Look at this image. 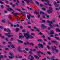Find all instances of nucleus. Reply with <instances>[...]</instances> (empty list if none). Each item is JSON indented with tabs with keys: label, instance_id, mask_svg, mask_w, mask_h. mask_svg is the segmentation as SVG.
<instances>
[{
	"label": "nucleus",
	"instance_id": "1",
	"mask_svg": "<svg viewBox=\"0 0 60 60\" xmlns=\"http://www.w3.org/2000/svg\"><path fill=\"white\" fill-rule=\"evenodd\" d=\"M23 34L24 35V36L26 38V40L28 39L29 38H30V36L31 38H34V37L30 35V34L26 33H24Z\"/></svg>",
	"mask_w": 60,
	"mask_h": 60
},
{
	"label": "nucleus",
	"instance_id": "2",
	"mask_svg": "<svg viewBox=\"0 0 60 60\" xmlns=\"http://www.w3.org/2000/svg\"><path fill=\"white\" fill-rule=\"evenodd\" d=\"M7 32H8V34L6 33L5 34V35H7L8 36V37H11V30L9 29H8V30H7Z\"/></svg>",
	"mask_w": 60,
	"mask_h": 60
},
{
	"label": "nucleus",
	"instance_id": "3",
	"mask_svg": "<svg viewBox=\"0 0 60 60\" xmlns=\"http://www.w3.org/2000/svg\"><path fill=\"white\" fill-rule=\"evenodd\" d=\"M51 48H52V51H54L55 50V51L56 52V53H58V50L56 49L57 47L54 46V47L52 46H51Z\"/></svg>",
	"mask_w": 60,
	"mask_h": 60
},
{
	"label": "nucleus",
	"instance_id": "4",
	"mask_svg": "<svg viewBox=\"0 0 60 60\" xmlns=\"http://www.w3.org/2000/svg\"><path fill=\"white\" fill-rule=\"evenodd\" d=\"M49 34H51L49 36L50 37H54V35H52V34H54V31L53 30H51Z\"/></svg>",
	"mask_w": 60,
	"mask_h": 60
},
{
	"label": "nucleus",
	"instance_id": "5",
	"mask_svg": "<svg viewBox=\"0 0 60 60\" xmlns=\"http://www.w3.org/2000/svg\"><path fill=\"white\" fill-rule=\"evenodd\" d=\"M30 17L34 18V16L33 15H31L30 14H29V15H27V18L28 19H30Z\"/></svg>",
	"mask_w": 60,
	"mask_h": 60
},
{
	"label": "nucleus",
	"instance_id": "6",
	"mask_svg": "<svg viewBox=\"0 0 60 60\" xmlns=\"http://www.w3.org/2000/svg\"><path fill=\"white\" fill-rule=\"evenodd\" d=\"M29 2H30L32 4H34V2H33V1L31 0H28L26 2L27 3V4L28 5H29V4H28V3H29Z\"/></svg>",
	"mask_w": 60,
	"mask_h": 60
},
{
	"label": "nucleus",
	"instance_id": "7",
	"mask_svg": "<svg viewBox=\"0 0 60 60\" xmlns=\"http://www.w3.org/2000/svg\"><path fill=\"white\" fill-rule=\"evenodd\" d=\"M34 13L35 14H38V18H39L40 17V15H39V12H38L36 11H35L34 12Z\"/></svg>",
	"mask_w": 60,
	"mask_h": 60
},
{
	"label": "nucleus",
	"instance_id": "8",
	"mask_svg": "<svg viewBox=\"0 0 60 60\" xmlns=\"http://www.w3.org/2000/svg\"><path fill=\"white\" fill-rule=\"evenodd\" d=\"M51 42H52L53 43H56V45H57H57H58V42L55 41L53 40Z\"/></svg>",
	"mask_w": 60,
	"mask_h": 60
},
{
	"label": "nucleus",
	"instance_id": "9",
	"mask_svg": "<svg viewBox=\"0 0 60 60\" xmlns=\"http://www.w3.org/2000/svg\"><path fill=\"white\" fill-rule=\"evenodd\" d=\"M40 47L42 49L43 48V45L42 44H38V47L39 48H40Z\"/></svg>",
	"mask_w": 60,
	"mask_h": 60
},
{
	"label": "nucleus",
	"instance_id": "10",
	"mask_svg": "<svg viewBox=\"0 0 60 60\" xmlns=\"http://www.w3.org/2000/svg\"><path fill=\"white\" fill-rule=\"evenodd\" d=\"M41 27L42 28H43V29H44V28H47V26H45V25L44 24H41Z\"/></svg>",
	"mask_w": 60,
	"mask_h": 60
},
{
	"label": "nucleus",
	"instance_id": "11",
	"mask_svg": "<svg viewBox=\"0 0 60 60\" xmlns=\"http://www.w3.org/2000/svg\"><path fill=\"white\" fill-rule=\"evenodd\" d=\"M18 50L19 51V52H22V51L20 49H21V48L20 46H18Z\"/></svg>",
	"mask_w": 60,
	"mask_h": 60
},
{
	"label": "nucleus",
	"instance_id": "12",
	"mask_svg": "<svg viewBox=\"0 0 60 60\" xmlns=\"http://www.w3.org/2000/svg\"><path fill=\"white\" fill-rule=\"evenodd\" d=\"M19 39H20L21 38V37H22V38H24V36L23 35H19Z\"/></svg>",
	"mask_w": 60,
	"mask_h": 60
},
{
	"label": "nucleus",
	"instance_id": "13",
	"mask_svg": "<svg viewBox=\"0 0 60 60\" xmlns=\"http://www.w3.org/2000/svg\"><path fill=\"white\" fill-rule=\"evenodd\" d=\"M41 0V1H42V2H44V1L47 2L48 4H49V1H48V0H43H43Z\"/></svg>",
	"mask_w": 60,
	"mask_h": 60
},
{
	"label": "nucleus",
	"instance_id": "14",
	"mask_svg": "<svg viewBox=\"0 0 60 60\" xmlns=\"http://www.w3.org/2000/svg\"><path fill=\"white\" fill-rule=\"evenodd\" d=\"M47 12L48 13H51L52 12V11H51L50 10H48L47 11Z\"/></svg>",
	"mask_w": 60,
	"mask_h": 60
},
{
	"label": "nucleus",
	"instance_id": "15",
	"mask_svg": "<svg viewBox=\"0 0 60 60\" xmlns=\"http://www.w3.org/2000/svg\"><path fill=\"white\" fill-rule=\"evenodd\" d=\"M20 12H21V14H23L24 16H25V13L24 12L22 11H20Z\"/></svg>",
	"mask_w": 60,
	"mask_h": 60
},
{
	"label": "nucleus",
	"instance_id": "16",
	"mask_svg": "<svg viewBox=\"0 0 60 60\" xmlns=\"http://www.w3.org/2000/svg\"><path fill=\"white\" fill-rule=\"evenodd\" d=\"M6 6H7V7H8L7 8L8 11H10V10H9V8H10V7H9V5H6Z\"/></svg>",
	"mask_w": 60,
	"mask_h": 60
},
{
	"label": "nucleus",
	"instance_id": "17",
	"mask_svg": "<svg viewBox=\"0 0 60 60\" xmlns=\"http://www.w3.org/2000/svg\"><path fill=\"white\" fill-rule=\"evenodd\" d=\"M44 15H46L47 19H49V16L46 13Z\"/></svg>",
	"mask_w": 60,
	"mask_h": 60
},
{
	"label": "nucleus",
	"instance_id": "18",
	"mask_svg": "<svg viewBox=\"0 0 60 60\" xmlns=\"http://www.w3.org/2000/svg\"><path fill=\"white\" fill-rule=\"evenodd\" d=\"M40 14H42L44 15L45 14V13H44V12H42V11H40Z\"/></svg>",
	"mask_w": 60,
	"mask_h": 60
},
{
	"label": "nucleus",
	"instance_id": "19",
	"mask_svg": "<svg viewBox=\"0 0 60 60\" xmlns=\"http://www.w3.org/2000/svg\"><path fill=\"white\" fill-rule=\"evenodd\" d=\"M11 15H9V17H8V18L9 19H10V20H11V19H12V18H11Z\"/></svg>",
	"mask_w": 60,
	"mask_h": 60
},
{
	"label": "nucleus",
	"instance_id": "20",
	"mask_svg": "<svg viewBox=\"0 0 60 60\" xmlns=\"http://www.w3.org/2000/svg\"><path fill=\"white\" fill-rule=\"evenodd\" d=\"M39 54H43V52L41 51H38L37 52Z\"/></svg>",
	"mask_w": 60,
	"mask_h": 60
},
{
	"label": "nucleus",
	"instance_id": "21",
	"mask_svg": "<svg viewBox=\"0 0 60 60\" xmlns=\"http://www.w3.org/2000/svg\"><path fill=\"white\" fill-rule=\"evenodd\" d=\"M34 57H33V56H31V58L30 59V60H34Z\"/></svg>",
	"mask_w": 60,
	"mask_h": 60
},
{
	"label": "nucleus",
	"instance_id": "22",
	"mask_svg": "<svg viewBox=\"0 0 60 60\" xmlns=\"http://www.w3.org/2000/svg\"><path fill=\"white\" fill-rule=\"evenodd\" d=\"M34 57H35L37 59H39V57H38V56H36V55H34Z\"/></svg>",
	"mask_w": 60,
	"mask_h": 60
},
{
	"label": "nucleus",
	"instance_id": "23",
	"mask_svg": "<svg viewBox=\"0 0 60 60\" xmlns=\"http://www.w3.org/2000/svg\"><path fill=\"white\" fill-rule=\"evenodd\" d=\"M35 4H37L38 5V4H39V2H38L37 1H35Z\"/></svg>",
	"mask_w": 60,
	"mask_h": 60
},
{
	"label": "nucleus",
	"instance_id": "24",
	"mask_svg": "<svg viewBox=\"0 0 60 60\" xmlns=\"http://www.w3.org/2000/svg\"><path fill=\"white\" fill-rule=\"evenodd\" d=\"M2 22L3 23H5V19L3 20H2Z\"/></svg>",
	"mask_w": 60,
	"mask_h": 60
},
{
	"label": "nucleus",
	"instance_id": "25",
	"mask_svg": "<svg viewBox=\"0 0 60 60\" xmlns=\"http://www.w3.org/2000/svg\"><path fill=\"white\" fill-rule=\"evenodd\" d=\"M54 58H55V56H53V57L51 58V60H56V59L55 60H54Z\"/></svg>",
	"mask_w": 60,
	"mask_h": 60
},
{
	"label": "nucleus",
	"instance_id": "26",
	"mask_svg": "<svg viewBox=\"0 0 60 60\" xmlns=\"http://www.w3.org/2000/svg\"><path fill=\"white\" fill-rule=\"evenodd\" d=\"M55 37V39H57V40H60V38H58L56 37Z\"/></svg>",
	"mask_w": 60,
	"mask_h": 60
},
{
	"label": "nucleus",
	"instance_id": "27",
	"mask_svg": "<svg viewBox=\"0 0 60 60\" xmlns=\"http://www.w3.org/2000/svg\"><path fill=\"white\" fill-rule=\"evenodd\" d=\"M42 39H38L37 40L38 41H42Z\"/></svg>",
	"mask_w": 60,
	"mask_h": 60
},
{
	"label": "nucleus",
	"instance_id": "28",
	"mask_svg": "<svg viewBox=\"0 0 60 60\" xmlns=\"http://www.w3.org/2000/svg\"><path fill=\"white\" fill-rule=\"evenodd\" d=\"M19 29L18 28H17L16 29V32H18L19 31Z\"/></svg>",
	"mask_w": 60,
	"mask_h": 60
},
{
	"label": "nucleus",
	"instance_id": "29",
	"mask_svg": "<svg viewBox=\"0 0 60 60\" xmlns=\"http://www.w3.org/2000/svg\"><path fill=\"white\" fill-rule=\"evenodd\" d=\"M11 47L12 48H13V49L15 48V46L14 45H11Z\"/></svg>",
	"mask_w": 60,
	"mask_h": 60
},
{
	"label": "nucleus",
	"instance_id": "30",
	"mask_svg": "<svg viewBox=\"0 0 60 60\" xmlns=\"http://www.w3.org/2000/svg\"><path fill=\"white\" fill-rule=\"evenodd\" d=\"M1 7L2 9H3L4 8V5H1Z\"/></svg>",
	"mask_w": 60,
	"mask_h": 60
},
{
	"label": "nucleus",
	"instance_id": "31",
	"mask_svg": "<svg viewBox=\"0 0 60 60\" xmlns=\"http://www.w3.org/2000/svg\"><path fill=\"white\" fill-rule=\"evenodd\" d=\"M19 43H23V42L21 40H19Z\"/></svg>",
	"mask_w": 60,
	"mask_h": 60
},
{
	"label": "nucleus",
	"instance_id": "32",
	"mask_svg": "<svg viewBox=\"0 0 60 60\" xmlns=\"http://www.w3.org/2000/svg\"><path fill=\"white\" fill-rule=\"evenodd\" d=\"M9 10L10 9V11H14V10H13L11 8H9Z\"/></svg>",
	"mask_w": 60,
	"mask_h": 60
},
{
	"label": "nucleus",
	"instance_id": "33",
	"mask_svg": "<svg viewBox=\"0 0 60 60\" xmlns=\"http://www.w3.org/2000/svg\"><path fill=\"white\" fill-rule=\"evenodd\" d=\"M23 52H24V53H25V54H27V52L25 50H23Z\"/></svg>",
	"mask_w": 60,
	"mask_h": 60
},
{
	"label": "nucleus",
	"instance_id": "34",
	"mask_svg": "<svg viewBox=\"0 0 60 60\" xmlns=\"http://www.w3.org/2000/svg\"><path fill=\"white\" fill-rule=\"evenodd\" d=\"M16 6V5L15 4H13L12 5V7L13 8H15V7Z\"/></svg>",
	"mask_w": 60,
	"mask_h": 60
},
{
	"label": "nucleus",
	"instance_id": "35",
	"mask_svg": "<svg viewBox=\"0 0 60 60\" xmlns=\"http://www.w3.org/2000/svg\"><path fill=\"white\" fill-rule=\"evenodd\" d=\"M53 4H54V5H56V4H57V3H56V1H54L53 2Z\"/></svg>",
	"mask_w": 60,
	"mask_h": 60
},
{
	"label": "nucleus",
	"instance_id": "36",
	"mask_svg": "<svg viewBox=\"0 0 60 60\" xmlns=\"http://www.w3.org/2000/svg\"><path fill=\"white\" fill-rule=\"evenodd\" d=\"M37 54L38 56H39V57H41V55H40V54L39 53H38V52H37Z\"/></svg>",
	"mask_w": 60,
	"mask_h": 60
},
{
	"label": "nucleus",
	"instance_id": "37",
	"mask_svg": "<svg viewBox=\"0 0 60 60\" xmlns=\"http://www.w3.org/2000/svg\"><path fill=\"white\" fill-rule=\"evenodd\" d=\"M17 56H18L19 58L20 59V58H22V56H19V55L18 54L17 55Z\"/></svg>",
	"mask_w": 60,
	"mask_h": 60
},
{
	"label": "nucleus",
	"instance_id": "38",
	"mask_svg": "<svg viewBox=\"0 0 60 60\" xmlns=\"http://www.w3.org/2000/svg\"><path fill=\"white\" fill-rule=\"evenodd\" d=\"M55 5V7H58L59 6V5H58V4H56Z\"/></svg>",
	"mask_w": 60,
	"mask_h": 60
},
{
	"label": "nucleus",
	"instance_id": "39",
	"mask_svg": "<svg viewBox=\"0 0 60 60\" xmlns=\"http://www.w3.org/2000/svg\"><path fill=\"white\" fill-rule=\"evenodd\" d=\"M51 28L50 27H48L47 28V29H48V30H50L51 29Z\"/></svg>",
	"mask_w": 60,
	"mask_h": 60
},
{
	"label": "nucleus",
	"instance_id": "40",
	"mask_svg": "<svg viewBox=\"0 0 60 60\" xmlns=\"http://www.w3.org/2000/svg\"><path fill=\"white\" fill-rule=\"evenodd\" d=\"M49 9L50 10H52V8L51 7H49Z\"/></svg>",
	"mask_w": 60,
	"mask_h": 60
},
{
	"label": "nucleus",
	"instance_id": "41",
	"mask_svg": "<svg viewBox=\"0 0 60 60\" xmlns=\"http://www.w3.org/2000/svg\"><path fill=\"white\" fill-rule=\"evenodd\" d=\"M42 10H43V11H45H45H46V8H42Z\"/></svg>",
	"mask_w": 60,
	"mask_h": 60
},
{
	"label": "nucleus",
	"instance_id": "42",
	"mask_svg": "<svg viewBox=\"0 0 60 60\" xmlns=\"http://www.w3.org/2000/svg\"><path fill=\"white\" fill-rule=\"evenodd\" d=\"M42 37L43 39H45L46 38V37L44 35H43L42 36Z\"/></svg>",
	"mask_w": 60,
	"mask_h": 60
},
{
	"label": "nucleus",
	"instance_id": "43",
	"mask_svg": "<svg viewBox=\"0 0 60 60\" xmlns=\"http://www.w3.org/2000/svg\"><path fill=\"white\" fill-rule=\"evenodd\" d=\"M14 40V39H13V38H11V39H10V41H13Z\"/></svg>",
	"mask_w": 60,
	"mask_h": 60
},
{
	"label": "nucleus",
	"instance_id": "44",
	"mask_svg": "<svg viewBox=\"0 0 60 60\" xmlns=\"http://www.w3.org/2000/svg\"><path fill=\"white\" fill-rule=\"evenodd\" d=\"M40 6H41V7H43L44 6L43 5H42L41 4H40Z\"/></svg>",
	"mask_w": 60,
	"mask_h": 60
},
{
	"label": "nucleus",
	"instance_id": "45",
	"mask_svg": "<svg viewBox=\"0 0 60 60\" xmlns=\"http://www.w3.org/2000/svg\"><path fill=\"white\" fill-rule=\"evenodd\" d=\"M30 30L32 31H33V32H34V30L33 29L30 28Z\"/></svg>",
	"mask_w": 60,
	"mask_h": 60
},
{
	"label": "nucleus",
	"instance_id": "46",
	"mask_svg": "<svg viewBox=\"0 0 60 60\" xmlns=\"http://www.w3.org/2000/svg\"><path fill=\"white\" fill-rule=\"evenodd\" d=\"M13 15H14L15 16H17V13H15L14 14H13Z\"/></svg>",
	"mask_w": 60,
	"mask_h": 60
},
{
	"label": "nucleus",
	"instance_id": "47",
	"mask_svg": "<svg viewBox=\"0 0 60 60\" xmlns=\"http://www.w3.org/2000/svg\"><path fill=\"white\" fill-rule=\"evenodd\" d=\"M5 2H6L7 4H9V3H8V1L7 0H5Z\"/></svg>",
	"mask_w": 60,
	"mask_h": 60
},
{
	"label": "nucleus",
	"instance_id": "48",
	"mask_svg": "<svg viewBox=\"0 0 60 60\" xmlns=\"http://www.w3.org/2000/svg\"><path fill=\"white\" fill-rule=\"evenodd\" d=\"M35 49H38V46H36L35 47Z\"/></svg>",
	"mask_w": 60,
	"mask_h": 60
},
{
	"label": "nucleus",
	"instance_id": "49",
	"mask_svg": "<svg viewBox=\"0 0 60 60\" xmlns=\"http://www.w3.org/2000/svg\"><path fill=\"white\" fill-rule=\"evenodd\" d=\"M9 57L10 58H11V59L12 58H13V56L12 57L9 56Z\"/></svg>",
	"mask_w": 60,
	"mask_h": 60
},
{
	"label": "nucleus",
	"instance_id": "50",
	"mask_svg": "<svg viewBox=\"0 0 60 60\" xmlns=\"http://www.w3.org/2000/svg\"><path fill=\"white\" fill-rule=\"evenodd\" d=\"M31 34L32 35H33V36L35 35V34L34 33H31Z\"/></svg>",
	"mask_w": 60,
	"mask_h": 60
},
{
	"label": "nucleus",
	"instance_id": "51",
	"mask_svg": "<svg viewBox=\"0 0 60 60\" xmlns=\"http://www.w3.org/2000/svg\"><path fill=\"white\" fill-rule=\"evenodd\" d=\"M36 31H38V32H40V31L39 30V29H37L36 30H35Z\"/></svg>",
	"mask_w": 60,
	"mask_h": 60
},
{
	"label": "nucleus",
	"instance_id": "52",
	"mask_svg": "<svg viewBox=\"0 0 60 60\" xmlns=\"http://www.w3.org/2000/svg\"><path fill=\"white\" fill-rule=\"evenodd\" d=\"M39 34L40 35H42L43 34L41 32H40L39 33Z\"/></svg>",
	"mask_w": 60,
	"mask_h": 60
},
{
	"label": "nucleus",
	"instance_id": "53",
	"mask_svg": "<svg viewBox=\"0 0 60 60\" xmlns=\"http://www.w3.org/2000/svg\"><path fill=\"white\" fill-rule=\"evenodd\" d=\"M9 54L11 56H12V54L11 52H10L9 53Z\"/></svg>",
	"mask_w": 60,
	"mask_h": 60
},
{
	"label": "nucleus",
	"instance_id": "54",
	"mask_svg": "<svg viewBox=\"0 0 60 60\" xmlns=\"http://www.w3.org/2000/svg\"><path fill=\"white\" fill-rule=\"evenodd\" d=\"M52 23H53L52 22V21H49V24H52Z\"/></svg>",
	"mask_w": 60,
	"mask_h": 60
},
{
	"label": "nucleus",
	"instance_id": "55",
	"mask_svg": "<svg viewBox=\"0 0 60 60\" xmlns=\"http://www.w3.org/2000/svg\"><path fill=\"white\" fill-rule=\"evenodd\" d=\"M29 53L30 54H33V52L31 51H29Z\"/></svg>",
	"mask_w": 60,
	"mask_h": 60
},
{
	"label": "nucleus",
	"instance_id": "56",
	"mask_svg": "<svg viewBox=\"0 0 60 60\" xmlns=\"http://www.w3.org/2000/svg\"><path fill=\"white\" fill-rule=\"evenodd\" d=\"M33 50L35 52H36V49H33Z\"/></svg>",
	"mask_w": 60,
	"mask_h": 60
},
{
	"label": "nucleus",
	"instance_id": "57",
	"mask_svg": "<svg viewBox=\"0 0 60 60\" xmlns=\"http://www.w3.org/2000/svg\"><path fill=\"white\" fill-rule=\"evenodd\" d=\"M22 32L23 33H25L26 32V30H22Z\"/></svg>",
	"mask_w": 60,
	"mask_h": 60
},
{
	"label": "nucleus",
	"instance_id": "58",
	"mask_svg": "<svg viewBox=\"0 0 60 60\" xmlns=\"http://www.w3.org/2000/svg\"><path fill=\"white\" fill-rule=\"evenodd\" d=\"M25 50L26 51H28L29 50V49L27 48H25Z\"/></svg>",
	"mask_w": 60,
	"mask_h": 60
},
{
	"label": "nucleus",
	"instance_id": "59",
	"mask_svg": "<svg viewBox=\"0 0 60 60\" xmlns=\"http://www.w3.org/2000/svg\"><path fill=\"white\" fill-rule=\"evenodd\" d=\"M46 22H47V23H49V20H47V21H46Z\"/></svg>",
	"mask_w": 60,
	"mask_h": 60
},
{
	"label": "nucleus",
	"instance_id": "60",
	"mask_svg": "<svg viewBox=\"0 0 60 60\" xmlns=\"http://www.w3.org/2000/svg\"><path fill=\"white\" fill-rule=\"evenodd\" d=\"M43 44L44 45H46V43L44 42H43Z\"/></svg>",
	"mask_w": 60,
	"mask_h": 60
},
{
	"label": "nucleus",
	"instance_id": "61",
	"mask_svg": "<svg viewBox=\"0 0 60 60\" xmlns=\"http://www.w3.org/2000/svg\"><path fill=\"white\" fill-rule=\"evenodd\" d=\"M3 56H3V55H1L0 56V57L1 58H3Z\"/></svg>",
	"mask_w": 60,
	"mask_h": 60
},
{
	"label": "nucleus",
	"instance_id": "62",
	"mask_svg": "<svg viewBox=\"0 0 60 60\" xmlns=\"http://www.w3.org/2000/svg\"><path fill=\"white\" fill-rule=\"evenodd\" d=\"M4 57H5V58H7V56L5 55H4Z\"/></svg>",
	"mask_w": 60,
	"mask_h": 60
},
{
	"label": "nucleus",
	"instance_id": "63",
	"mask_svg": "<svg viewBox=\"0 0 60 60\" xmlns=\"http://www.w3.org/2000/svg\"><path fill=\"white\" fill-rule=\"evenodd\" d=\"M6 43V42H5L4 41L3 42V44H4V45H5V44Z\"/></svg>",
	"mask_w": 60,
	"mask_h": 60
},
{
	"label": "nucleus",
	"instance_id": "64",
	"mask_svg": "<svg viewBox=\"0 0 60 60\" xmlns=\"http://www.w3.org/2000/svg\"><path fill=\"white\" fill-rule=\"evenodd\" d=\"M17 11H21V10H20V9H18L17 10Z\"/></svg>",
	"mask_w": 60,
	"mask_h": 60
}]
</instances>
